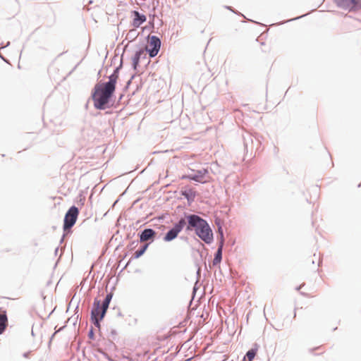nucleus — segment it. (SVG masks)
<instances>
[{
    "label": "nucleus",
    "mask_w": 361,
    "mask_h": 361,
    "mask_svg": "<svg viewBox=\"0 0 361 361\" xmlns=\"http://www.w3.org/2000/svg\"><path fill=\"white\" fill-rule=\"evenodd\" d=\"M181 239L183 240H188V237H180Z\"/></svg>",
    "instance_id": "obj_53"
},
{
    "label": "nucleus",
    "mask_w": 361,
    "mask_h": 361,
    "mask_svg": "<svg viewBox=\"0 0 361 361\" xmlns=\"http://www.w3.org/2000/svg\"><path fill=\"white\" fill-rule=\"evenodd\" d=\"M66 232L63 233V234L62 235L61 238V240H60V244L63 243V240H64V238H65V234Z\"/></svg>",
    "instance_id": "obj_39"
},
{
    "label": "nucleus",
    "mask_w": 361,
    "mask_h": 361,
    "mask_svg": "<svg viewBox=\"0 0 361 361\" xmlns=\"http://www.w3.org/2000/svg\"><path fill=\"white\" fill-rule=\"evenodd\" d=\"M59 247H56L54 250V255H57L58 254V252H59Z\"/></svg>",
    "instance_id": "obj_44"
},
{
    "label": "nucleus",
    "mask_w": 361,
    "mask_h": 361,
    "mask_svg": "<svg viewBox=\"0 0 361 361\" xmlns=\"http://www.w3.org/2000/svg\"><path fill=\"white\" fill-rule=\"evenodd\" d=\"M130 84H131V83H130V80H128V81H127V82H126V85H125V86H124V87H123V91H124V92H125V91H126L127 90H128V88H129V87H130Z\"/></svg>",
    "instance_id": "obj_31"
},
{
    "label": "nucleus",
    "mask_w": 361,
    "mask_h": 361,
    "mask_svg": "<svg viewBox=\"0 0 361 361\" xmlns=\"http://www.w3.org/2000/svg\"><path fill=\"white\" fill-rule=\"evenodd\" d=\"M337 329V327L334 328L333 331H336Z\"/></svg>",
    "instance_id": "obj_62"
},
{
    "label": "nucleus",
    "mask_w": 361,
    "mask_h": 361,
    "mask_svg": "<svg viewBox=\"0 0 361 361\" xmlns=\"http://www.w3.org/2000/svg\"><path fill=\"white\" fill-rule=\"evenodd\" d=\"M85 202V197L82 195V192H80L78 196L76 198L75 202L78 205L83 206Z\"/></svg>",
    "instance_id": "obj_18"
},
{
    "label": "nucleus",
    "mask_w": 361,
    "mask_h": 361,
    "mask_svg": "<svg viewBox=\"0 0 361 361\" xmlns=\"http://www.w3.org/2000/svg\"><path fill=\"white\" fill-rule=\"evenodd\" d=\"M186 226V221L184 217H181L178 221L173 224V227L165 233L163 237L164 242H171L175 240L178 234L185 228Z\"/></svg>",
    "instance_id": "obj_4"
},
{
    "label": "nucleus",
    "mask_w": 361,
    "mask_h": 361,
    "mask_svg": "<svg viewBox=\"0 0 361 361\" xmlns=\"http://www.w3.org/2000/svg\"><path fill=\"white\" fill-rule=\"evenodd\" d=\"M158 4H159V1H157V4L155 5L154 0H152V5H153L152 8H155V10L157 9Z\"/></svg>",
    "instance_id": "obj_41"
},
{
    "label": "nucleus",
    "mask_w": 361,
    "mask_h": 361,
    "mask_svg": "<svg viewBox=\"0 0 361 361\" xmlns=\"http://www.w3.org/2000/svg\"><path fill=\"white\" fill-rule=\"evenodd\" d=\"M358 187H359V188H360V187H361V183H360V184L358 185Z\"/></svg>",
    "instance_id": "obj_64"
},
{
    "label": "nucleus",
    "mask_w": 361,
    "mask_h": 361,
    "mask_svg": "<svg viewBox=\"0 0 361 361\" xmlns=\"http://www.w3.org/2000/svg\"><path fill=\"white\" fill-rule=\"evenodd\" d=\"M157 232L152 228H145L141 230L138 233L137 236L139 237L140 242H145L147 240H149L148 243L149 245L153 243L156 238Z\"/></svg>",
    "instance_id": "obj_9"
},
{
    "label": "nucleus",
    "mask_w": 361,
    "mask_h": 361,
    "mask_svg": "<svg viewBox=\"0 0 361 361\" xmlns=\"http://www.w3.org/2000/svg\"><path fill=\"white\" fill-rule=\"evenodd\" d=\"M120 200V198L118 197V199H116L114 202L113 203V204L111 205V209H114L115 205H116V204L118 202V201Z\"/></svg>",
    "instance_id": "obj_37"
},
{
    "label": "nucleus",
    "mask_w": 361,
    "mask_h": 361,
    "mask_svg": "<svg viewBox=\"0 0 361 361\" xmlns=\"http://www.w3.org/2000/svg\"><path fill=\"white\" fill-rule=\"evenodd\" d=\"M337 7L348 11L357 12L361 10V0H334Z\"/></svg>",
    "instance_id": "obj_7"
},
{
    "label": "nucleus",
    "mask_w": 361,
    "mask_h": 361,
    "mask_svg": "<svg viewBox=\"0 0 361 361\" xmlns=\"http://www.w3.org/2000/svg\"><path fill=\"white\" fill-rule=\"evenodd\" d=\"M197 289H198V287H197V286H195H195H193V288H192V293H193L194 295H195V292H196V290H197Z\"/></svg>",
    "instance_id": "obj_40"
},
{
    "label": "nucleus",
    "mask_w": 361,
    "mask_h": 361,
    "mask_svg": "<svg viewBox=\"0 0 361 361\" xmlns=\"http://www.w3.org/2000/svg\"><path fill=\"white\" fill-rule=\"evenodd\" d=\"M300 294L305 295V294L303 292H300Z\"/></svg>",
    "instance_id": "obj_60"
},
{
    "label": "nucleus",
    "mask_w": 361,
    "mask_h": 361,
    "mask_svg": "<svg viewBox=\"0 0 361 361\" xmlns=\"http://www.w3.org/2000/svg\"><path fill=\"white\" fill-rule=\"evenodd\" d=\"M224 7H225L226 9L233 12V13H235V14H236L238 16H243V18H245V16L243 13H241L238 11L235 10L232 6H225Z\"/></svg>",
    "instance_id": "obj_21"
},
{
    "label": "nucleus",
    "mask_w": 361,
    "mask_h": 361,
    "mask_svg": "<svg viewBox=\"0 0 361 361\" xmlns=\"http://www.w3.org/2000/svg\"><path fill=\"white\" fill-rule=\"evenodd\" d=\"M296 317V309L295 308L294 310V314H293V318L295 319Z\"/></svg>",
    "instance_id": "obj_54"
},
{
    "label": "nucleus",
    "mask_w": 361,
    "mask_h": 361,
    "mask_svg": "<svg viewBox=\"0 0 361 361\" xmlns=\"http://www.w3.org/2000/svg\"><path fill=\"white\" fill-rule=\"evenodd\" d=\"M180 195L183 196L187 200L188 206H191L197 195V191L189 185H186L180 190Z\"/></svg>",
    "instance_id": "obj_10"
},
{
    "label": "nucleus",
    "mask_w": 361,
    "mask_h": 361,
    "mask_svg": "<svg viewBox=\"0 0 361 361\" xmlns=\"http://www.w3.org/2000/svg\"><path fill=\"white\" fill-rule=\"evenodd\" d=\"M216 233L217 234L218 233H224L223 228H222V226L220 224L218 225V228H217V231H216Z\"/></svg>",
    "instance_id": "obj_30"
},
{
    "label": "nucleus",
    "mask_w": 361,
    "mask_h": 361,
    "mask_svg": "<svg viewBox=\"0 0 361 361\" xmlns=\"http://www.w3.org/2000/svg\"><path fill=\"white\" fill-rule=\"evenodd\" d=\"M87 336H88L89 339H90L92 341L95 340L96 336H95L94 329L93 326H90V328L88 331V333H87Z\"/></svg>",
    "instance_id": "obj_20"
},
{
    "label": "nucleus",
    "mask_w": 361,
    "mask_h": 361,
    "mask_svg": "<svg viewBox=\"0 0 361 361\" xmlns=\"http://www.w3.org/2000/svg\"><path fill=\"white\" fill-rule=\"evenodd\" d=\"M123 97V93H121V94H120V95H119V97H118V99L116 98V104H115V106H114V107H115V106H116V104H117V103H118V102H121V100H122Z\"/></svg>",
    "instance_id": "obj_28"
},
{
    "label": "nucleus",
    "mask_w": 361,
    "mask_h": 361,
    "mask_svg": "<svg viewBox=\"0 0 361 361\" xmlns=\"http://www.w3.org/2000/svg\"><path fill=\"white\" fill-rule=\"evenodd\" d=\"M117 331L114 329H111L110 336L112 337V340H116L117 336Z\"/></svg>",
    "instance_id": "obj_26"
},
{
    "label": "nucleus",
    "mask_w": 361,
    "mask_h": 361,
    "mask_svg": "<svg viewBox=\"0 0 361 361\" xmlns=\"http://www.w3.org/2000/svg\"><path fill=\"white\" fill-rule=\"evenodd\" d=\"M124 51L121 54L118 66L114 68L107 81H99L91 90L90 99L95 109L103 111L111 109L116 104V90L121 70L123 66Z\"/></svg>",
    "instance_id": "obj_1"
},
{
    "label": "nucleus",
    "mask_w": 361,
    "mask_h": 361,
    "mask_svg": "<svg viewBox=\"0 0 361 361\" xmlns=\"http://www.w3.org/2000/svg\"><path fill=\"white\" fill-rule=\"evenodd\" d=\"M103 355H104L105 357H107L108 360L111 361V360H110V358H109V356H108L106 354H104V353Z\"/></svg>",
    "instance_id": "obj_56"
},
{
    "label": "nucleus",
    "mask_w": 361,
    "mask_h": 361,
    "mask_svg": "<svg viewBox=\"0 0 361 361\" xmlns=\"http://www.w3.org/2000/svg\"><path fill=\"white\" fill-rule=\"evenodd\" d=\"M106 313H107V312L106 310H102L100 308L97 317L99 318V320H104V319L106 317Z\"/></svg>",
    "instance_id": "obj_25"
},
{
    "label": "nucleus",
    "mask_w": 361,
    "mask_h": 361,
    "mask_svg": "<svg viewBox=\"0 0 361 361\" xmlns=\"http://www.w3.org/2000/svg\"><path fill=\"white\" fill-rule=\"evenodd\" d=\"M146 53H147V51H146V48H145V49H144V55H142V59H147Z\"/></svg>",
    "instance_id": "obj_42"
},
{
    "label": "nucleus",
    "mask_w": 361,
    "mask_h": 361,
    "mask_svg": "<svg viewBox=\"0 0 361 361\" xmlns=\"http://www.w3.org/2000/svg\"><path fill=\"white\" fill-rule=\"evenodd\" d=\"M142 6H144L145 8H147V9H149L150 8L149 5H147V4H145L142 5Z\"/></svg>",
    "instance_id": "obj_47"
},
{
    "label": "nucleus",
    "mask_w": 361,
    "mask_h": 361,
    "mask_svg": "<svg viewBox=\"0 0 361 361\" xmlns=\"http://www.w3.org/2000/svg\"><path fill=\"white\" fill-rule=\"evenodd\" d=\"M31 351L25 352L23 353V357L25 358H29Z\"/></svg>",
    "instance_id": "obj_32"
},
{
    "label": "nucleus",
    "mask_w": 361,
    "mask_h": 361,
    "mask_svg": "<svg viewBox=\"0 0 361 361\" xmlns=\"http://www.w3.org/2000/svg\"><path fill=\"white\" fill-rule=\"evenodd\" d=\"M0 58L6 63H9V60L4 57L1 53H0Z\"/></svg>",
    "instance_id": "obj_34"
},
{
    "label": "nucleus",
    "mask_w": 361,
    "mask_h": 361,
    "mask_svg": "<svg viewBox=\"0 0 361 361\" xmlns=\"http://www.w3.org/2000/svg\"><path fill=\"white\" fill-rule=\"evenodd\" d=\"M247 21H250V22H252V23H254L258 24V23H257V22L254 21V20H251V19H247Z\"/></svg>",
    "instance_id": "obj_51"
},
{
    "label": "nucleus",
    "mask_w": 361,
    "mask_h": 361,
    "mask_svg": "<svg viewBox=\"0 0 361 361\" xmlns=\"http://www.w3.org/2000/svg\"><path fill=\"white\" fill-rule=\"evenodd\" d=\"M183 216L186 221V233L194 231L195 235L207 245H211L214 242L213 231L206 219L197 214L188 212H183Z\"/></svg>",
    "instance_id": "obj_2"
},
{
    "label": "nucleus",
    "mask_w": 361,
    "mask_h": 361,
    "mask_svg": "<svg viewBox=\"0 0 361 361\" xmlns=\"http://www.w3.org/2000/svg\"><path fill=\"white\" fill-rule=\"evenodd\" d=\"M136 77H137L136 74H133L128 80H130V83H132L133 80H134Z\"/></svg>",
    "instance_id": "obj_38"
},
{
    "label": "nucleus",
    "mask_w": 361,
    "mask_h": 361,
    "mask_svg": "<svg viewBox=\"0 0 361 361\" xmlns=\"http://www.w3.org/2000/svg\"><path fill=\"white\" fill-rule=\"evenodd\" d=\"M139 242V240H133L128 245V247L129 248V250H133L137 246Z\"/></svg>",
    "instance_id": "obj_24"
},
{
    "label": "nucleus",
    "mask_w": 361,
    "mask_h": 361,
    "mask_svg": "<svg viewBox=\"0 0 361 361\" xmlns=\"http://www.w3.org/2000/svg\"><path fill=\"white\" fill-rule=\"evenodd\" d=\"M315 350V348H311L310 350L311 352H312V351H313V350Z\"/></svg>",
    "instance_id": "obj_59"
},
{
    "label": "nucleus",
    "mask_w": 361,
    "mask_h": 361,
    "mask_svg": "<svg viewBox=\"0 0 361 361\" xmlns=\"http://www.w3.org/2000/svg\"><path fill=\"white\" fill-rule=\"evenodd\" d=\"M149 39V47H146V51L150 58L155 57L161 48V39L156 35H147L146 37Z\"/></svg>",
    "instance_id": "obj_8"
},
{
    "label": "nucleus",
    "mask_w": 361,
    "mask_h": 361,
    "mask_svg": "<svg viewBox=\"0 0 361 361\" xmlns=\"http://www.w3.org/2000/svg\"><path fill=\"white\" fill-rule=\"evenodd\" d=\"M223 249L221 243L218 246L217 250H216L213 259V265L217 266L219 265L222 261L223 257Z\"/></svg>",
    "instance_id": "obj_16"
},
{
    "label": "nucleus",
    "mask_w": 361,
    "mask_h": 361,
    "mask_svg": "<svg viewBox=\"0 0 361 361\" xmlns=\"http://www.w3.org/2000/svg\"><path fill=\"white\" fill-rule=\"evenodd\" d=\"M79 303H80V300L78 301V304H77V305H76V307H75V311L76 312H78V310H79Z\"/></svg>",
    "instance_id": "obj_43"
},
{
    "label": "nucleus",
    "mask_w": 361,
    "mask_h": 361,
    "mask_svg": "<svg viewBox=\"0 0 361 361\" xmlns=\"http://www.w3.org/2000/svg\"><path fill=\"white\" fill-rule=\"evenodd\" d=\"M216 240H217V245L219 246L220 243L222 244V247H224V233H218L216 235Z\"/></svg>",
    "instance_id": "obj_22"
},
{
    "label": "nucleus",
    "mask_w": 361,
    "mask_h": 361,
    "mask_svg": "<svg viewBox=\"0 0 361 361\" xmlns=\"http://www.w3.org/2000/svg\"><path fill=\"white\" fill-rule=\"evenodd\" d=\"M7 322L8 317L6 311L0 307V335L5 331Z\"/></svg>",
    "instance_id": "obj_15"
},
{
    "label": "nucleus",
    "mask_w": 361,
    "mask_h": 361,
    "mask_svg": "<svg viewBox=\"0 0 361 361\" xmlns=\"http://www.w3.org/2000/svg\"><path fill=\"white\" fill-rule=\"evenodd\" d=\"M88 106H89V101H87V102L85 104V108L86 109H87Z\"/></svg>",
    "instance_id": "obj_52"
},
{
    "label": "nucleus",
    "mask_w": 361,
    "mask_h": 361,
    "mask_svg": "<svg viewBox=\"0 0 361 361\" xmlns=\"http://www.w3.org/2000/svg\"><path fill=\"white\" fill-rule=\"evenodd\" d=\"M302 286H303V285L302 284V285H300V286H297V287L295 288V290H298V291H299V290H300V288H302Z\"/></svg>",
    "instance_id": "obj_46"
},
{
    "label": "nucleus",
    "mask_w": 361,
    "mask_h": 361,
    "mask_svg": "<svg viewBox=\"0 0 361 361\" xmlns=\"http://www.w3.org/2000/svg\"><path fill=\"white\" fill-rule=\"evenodd\" d=\"M69 320H70V318H68V319H67V321H66V323H67ZM66 324H65V325H63V326L60 327V328H59L58 330H56V331H57V333H58V332H60V331H63V330L66 328Z\"/></svg>",
    "instance_id": "obj_33"
},
{
    "label": "nucleus",
    "mask_w": 361,
    "mask_h": 361,
    "mask_svg": "<svg viewBox=\"0 0 361 361\" xmlns=\"http://www.w3.org/2000/svg\"><path fill=\"white\" fill-rule=\"evenodd\" d=\"M149 246V243H144L140 245V247L138 248V250L134 253V255L130 258V259L128 261V262L126 264L124 267L121 269V271L124 270L132 262L134 259H138L140 257H142L147 250L148 249Z\"/></svg>",
    "instance_id": "obj_13"
},
{
    "label": "nucleus",
    "mask_w": 361,
    "mask_h": 361,
    "mask_svg": "<svg viewBox=\"0 0 361 361\" xmlns=\"http://www.w3.org/2000/svg\"><path fill=\"white\" fill-rule=\"evenodd\" d=\"M56 334H57V331H55L54 333L52 334V335L51 336V337L49 338V345L51 344V342L52 339L54 338V337L55 336V335Z\"/></svg>",
    "instance_id": "obj_36"
},
{
    "label": "nucleus",
    "mask_w": 361,
    "mask_h": 361,
    "mask_svg": "<svg viewBox=\"0 0 361 361\" xmlns=\"http://www.w3.org/2000/svg\"><path fill=\"white\" fill-rule=\"evenodd\" d=\"M282 326H283V325H281V326H279L278 327H274V329H275L276 330H277V331H280V330H281V329H282Z\"/></svg>",
    "instance_id": "obj_45"
},
{
    "label": "nucleus",
    "mask_w": 361,
    "mask_h": 361,
    "mask_svg": "<svg viewBox=\"0 0 361 361\" xmlns=\"http://www.w3.org/2000/svg\"><path fill=\"white\" fill-rule=\"evenodd\" d=\"M77 66H78V65H76V66L74 67V68H73V71H74L75 69H76Z\"/></svg>",
    "instance_id": "obj_63"
},
{
    "label": "nucleus",
    "mask_w": 361,
    "mask_h": 361,
    "mask_svg": "<svg viewBox=\"0 0 361 361\" xmlns=\"http://www.w3.org/2000/svg\"><path fill=\"white\" fill-rule=\"evenodd\" d=\"M130 13L131 16L133 17V20L130 24L134 27H139L141 25L147 21L146 15L141 13L136 10L131 11Z\"/></svg>",
    "instance_id": "obj_11"
},
{
    "label": "nucleus",
    "mask_w": 361,
    "mask_h": 361,
    "mask_svg": "<svg viewBox=\"0 0 361 361\" xmlns=\"http://www.w3.org/2000/svg\"><path fill=\"white\" fill-rule=\"evenodd\" d=\"M109 303H106L101 301V309L104 310L107 312L109 307Z\"/></svg>",
    "instance_id": "obj_27"
},
{
    "label": "nucleus",
    "mask_w": 361,
    "mask_h": 361,
    "mask_svg": "<svg viewBox=\"0 0 361 361\" xmlns=\"http://www.w3.org/2000/svg\"><path fill=\"white\" fill-rule=\"evenodd\" d=\"M78 319V315L77 316V317L75 319V321L73 322V325H74V326H75V325H76V323H77Z\"/></svg>",
    "instance_id": "obj_49"
},
{
    "label": "nucleus",
    "mask_w": 361,
    "mask_h": 361,
    "mask_svg": "<svg viewBox=\"0 0 361 361\" xmlns=\"http://www.w3.org/2000/svg\"><path fill=\"white\" fill-rule=\"evenodd\" d=\"M128 255V252H126L125 255L122 257L121 260L125 259L127 257Z\"/></svg>",
    "instance_id": "obj_50"
},
{
    "label": "nucleus",
    "mask_w": 361,
    "mask_h": 361,
    "mask_svg": "<svg viewBox=\"0 0 361 361\" xmlns=\"http://www.w3.org/2000/svg\"><path fill=\"white\" fill-rule=\"evenodd\" d=\"M31 334H32V336H35V333H34L33 330H32Z\"/></svg>",
    "instance_id": "obj_58"
},
{
    "label": "nucleus",
    "mask_w": 361,
    "mask_h": 361,
    "mask_svg": "<svg viewBox=\"0 0 361 361\" xmlns=\"http://www.w3.org/2000/svg\"><path fill=\"white\" fill-rule=\"evenodd\" d=\"M80 210L75 205H72L68 208L64 215L63 221V230L64 232L68 233V230L71 229L75 224Z\"/></svg>",
    "instance_id": "obj_3"
},
{
    "label": "nucleus",
    "mask_w": 361,
    "mask_h": 361,
    "mask_svg": "<svg viewBox=\"0 0 361 361\" xmlns=\"http://www.w3.org/2000/svg\"><path fill=\"white\" fill-rule=\"evenodd\" d=\"M142 55H144V49L140 47L135 51V54L131 57V66L135 71H137V68L140 67V63Z\"/></svg>",
    "instance_id": "obj_12"
},
{
    "label": "nucleus",
    "mask_w": 361,
    "mask_h": 361,
    "mask_svg": "<svg viewBox=\"0 0 361 361\" xmlns=\"http://www.w3.org/2000/svg\"><path fill=\"white\" fill-rule=\"evenodd\" d=\"M101 306V300L96 297L94 299L92 306L90 310V322L94 325V326L98 329L99 332V336H101V322L103 320H99V318L97 317L99 311L100 310Z\"/></svg>",
    "instance_id": "obj_6"
},
{
    "label": "nucleus",
    "mask_w": 361,
    "mask_h": 361,
    "mask_svg": "<svg viewBox=\"0 0 361 361\" xmlns=\"http://www.w3.org/2000/svg\"><path fill=\"white\" fill-rule=\"evenodd\" d=\"M114 289V288L113 287L111 290L110 292H107L103 302H106V303H109L111 302V300H112V298H113V295H114V293H113V290Z\"/></svg>",
    "instance_id": "obj_19"
},
{
    "label": "nucleus",
    "mask_w": 361,
    "mask_h": 361,
    "mask_svg": "<svg viewBox=\"0 0 361 361\" xmlns=\"http://www.w3.org/2000/svg\"><path fill=\"white\" fill-rule=\"evenodd\" d=\"M118 317H122V316H123V314H122L121 312H120V311H119V312H118Z\"/></svg>",
    "instance_id": "obj_55"
},
{
    "label": "nucleus",
    "mask_w": 361,
    "mask_h": 361,
    "mask_svg": "<svg viewBox=\"0 0 361 361\" xmlns=\"http://www.w3.org/2000/svg\"><path fill=\"white\" fill-rule=\"evenodd\" d=\"M244 147H245V149H247V143L245 139H244Z\"/></svg>",
    "instance_id": "obj_48"
},
{
    "label": "nucleus",
    "mask_w": 361,
    "mask_h": 361,
    "mask_svg": "<svg viewBox=\"0 0 361 361\" xmlns=\"http://www.w3.org/2000/svg\"><path fill=\"white\" fill-rule=\"evenodd\" d=\"M106 345L109 350L116 349V345H115V343L113 342L112 340H110V339L107 340L106 341Z\"/></svg>",
    "instance_id": "obj_23"
},
{
    "label": "nucleus",
    "mask_w": 361,
    "mask_h": 361,
    "mask_svg": "<svg viewBox=\"0 0 361 361\" xmlns=\"http://www.w3.org/2000/svg\"><path fill=\"white\" fill-rule=\"evenodd\" d=\"M156 16H157V15H156V13H155V8H152V11H151V13L149 14V20L148 23L153 28H154V20H155Z\"/></svg>",
    "instance_id": "obj_17"
},
{
    "label": "nucleus",
    "mask_w": 361,
    "mask_h": 361,
    "mask_svg": "<svg viewBox=\"0 0 361 361\" xmlns=\"http://www.w3.org/2000/svg\"><path fill=\"white\" fill-rule=\"evenodd\" d=\"M70 306H71V302L68 305L67 311H68Z\"/></svg>",
    "instance_id": "obj_57"
},
{
    "label": "nucleus",
    "mask_w": 361,
    "mask_h": 361,
    "mask_svg": "<svg viewBox=\"0 0 361 361\" xmlns=\"http://www.w3.org/2000/svg\"><path fill=\"white\" fill-rule=\"evenodd\" d=\"M259 348V345L257 343H254L252 348L249 349L241 361H252Z\"/></svg>",
    "instance_id": "obj_14"
},
{
    "label": "nucleus",
    "mask_w": 361,
    "mask_h": 361,
    "mask_svg": "<svg viewBox=\"0 0 361 361\" xmlns=\"http://www.w3.org/2000/svg\"><path fill=\"white\" fill-rule=\"evenodd\" d=\"M9 45H10V42H8L6 44H4V42H2V43L1 44V47H0V49H4V48H6V47H8Z\"/></svg>",
    "instance_id": "obj_35"
},
{
    "label": "nucleus",
    "mask_w": 361,
    "mask_h": 361,
    "mask_svg": "<svg viewBox=\"0 0 361 361\" xmlns=\"http://www.w3.org/2000/svg\"><path fill=\"white\" fill-rule=\"evenodd\" d=\"M200 269H197V274H199Z\"/></svg>",
    "instance_id": "obj_61"
},
{
    "label": "nucleus",
    "mask_w": 361,
    "mask_h": 361,
    "mask_svg": "<svg viewBox=\"0 0 361 361\" xmlns=\"http://www.w3.org/2000/svg\"><path fill=\"white\" fill-rule=\"evenodd\" d=\"M193 173L185 174L181 176L183 180H193L195 182L204 184L207 182V178L209 177V171L208 168H203L200 170H191Z\"/></svg>",
    "instance_id": "obj_5"
},
{
    "label": "nucleus",
    "mask_w": 361,
    "mask_h": 361,
    "mask_svg": "<svg viewBox=\"0 0 361 361\" xmlns=\"http://www.w3.org/2000/svg\"><path fill=\"white\" fill-rule=\"evenodd\" d=\"M307 14H305V15H302V16H298V17H295L294 18H292L290 20H288L286 22H290V21H293V20H298V19H300L305 16H306Z\"/></svg>",
    "instance_id": "obj_29"
}]
</instances>
